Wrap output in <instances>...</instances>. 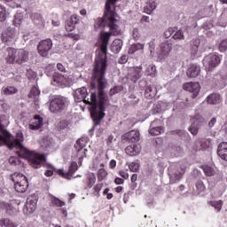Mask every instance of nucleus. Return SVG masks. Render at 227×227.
Segmentation results:
<instances>
[{
    "label": "nucleus",
    "mask_w": 227,
    "mask_h": 227,
    "mask_svg": "<svg viewBox=\"0 0 227 227\" xmlns=\"http://www.w3.org/2000/svg\"><path fill=\"white\" fill-rule=\"evenodd\" d=\"M52 49V40L45 39L41 41L37 45V51L43 58H47L49 52Z\"/></svg>",
    "instance_id": "nucleus-6"
},
{
    "label": "nucleus",
    "mask_w": 227,
    "mask_h": 227,
    "mask_svg": "<svg viewBox=\"0 0 227 227\" xmlns=\"http://www.w3.org/2000/svg\"><path fill=\"white\" fill-rule=\"evenodd\" d=\"M155 66H149L145 70V75H151V77H153V75H155Z\"/></svg>",
    "instance_id": "nucleus-45"
},
{
    "label": "nucleus",
    "mask_w": 227,
    "mask_h": 227,
    "mask_svg": "<svg viewBox=\"0 0 227 227\" xmlns=\"http://www.w3.org/2000/svg\"><path fill=\"white\" fill-rule=\"evenodd\" d=\"M29 187V181H22L21 183H18L14 184V189L16 192L24 193L26 191H27V188Z\"/></svg>",
    "instance_id": "nucleus-22"
},
{
    "label": "nucleus",
    "mask_w": 227,
    "mask_h": 227,
    "mask_svg": "<svg viewBox=\"0 0 227 227\" xmlns=\"http://www.w3.org/2000/svg\"><path fill=\"white\" fill-rule=\"evenodd\" d=\"M144 95L145 98L152 100V98H153L157 95V89L152 86H147L145 89Z\"/></svg>",
    "instance_id": "nucleus-25"
},
{
    "label": "nucleus",
    "mask_w": 227,
    "mask_h": 227,
    "mask_svg": "<svg viewBox=\"0 0 227 227\" xmlns=\"http://www.w3.org/2000/svg\"><path fill=\"white\" fill-rule=\"evenodd\" d=\"M208 203L211 207H213V208H215V210H216V212H221V210H223V205H224V202L221 200H211Z\"/></svg>",
    "instance_id": "nucleus-31"
},
{
    "label": "nucleus",
    "mask_w": 227,
    "mask_h": 227,
    "mask_svg": "<svg viewBox=\"0 0 227 227\" xmlns=\"http://www.w3.org/2000/svg\"><path fill=\"white\" fill-rule=\"evenodd\" d=\"M196 189L199 194H201V192H205L207 187L205 186V184L203 183V181H198L196 183Z\"/></svg>",
    "instance_id": "nucleus-42"
},
{
    "label": "nucleus",
    "mask_w": 227,
    "mask_h": 227,
    "mask_svg": "<svg viewBox=\"0 0 227 227\" xmlns=\"http://www.w3.org/2000/svg\"><path fill=\"white\" fill-rule=\"evenodd\" d=\"M185 174V167H181V170L175 174V178L177 181L182 180V176Z\"/></svg>",
    "instance_id": "nucleus-48"
},
{
    "label": "nucleus",
    "mask_w": 227,
    "mask_h": 227,
    "mask_svg": "<svg viewBox=\"0 0 227 227\" xmlns=\"http://www.w3.org/2000/svg\"><path fill=\"white\" fill-rule=\"evenodd\" d=\"M217 154L223 160H227V142H222L218 145Z\"/></svg>",
    "instance_id": "nucleus-17"
},
{
    "label": "nucleus",
    "mask_w": 227,
    "mask_h": 227,
    "mask_svg": "<svg viewBox=\"0 0 227 227\" xmlns=\"http://www.w3.org/2000/svg\"><path fill=\"white\" fill-rule=\"evenodd\" d=\"M143 50V45L141 43H134L130 46L129 50V54H134L135 52H137V51Z\"/></svg>",
    "instance_id": "nucleus-35"
},
{
    "label": "nucleus",
    "mask_w": 227,
    "mask_h": 227,
    "mask_svg": "<svg viewBox=\"0 0 227 227\" xmlns=\"http://www.w3.org/2000/svg\"><path fill=\"white\" fill-rule=\"evenodd\" d=\"M119 175H121V176L122 178H124L125 180H127V178H129V173H127V172H125V171H123V170H121V171L119 172Z\"/></svg>",
    "instance_id": "nucleus-63"
},
{
    "label": "nucleus",
    "mask_w": 227,
    "mask_h": 227,
    "mask_svg": "<svg viewBox=\"0 0 227 227\" xmlns=\"http://www.w3.org/2000/svg\"><path fill=\"white\" fill-rule=\"evenodd\" d=\"M87 187H89V189H91V187H93V185H95V182H97V176H95L94 173H88L87 174Z\"/></svg>",
    "instance_id": "nucleus-28"
},
{
    "label": "nucleus",
    "mask_w": 227,
    "mask_h": 227,
    "mask_svg": "<svg viewBox=\"0 0 227 227\" xmlns=\"http://www.w3.org/2000/svg\"><path fill=\"white\" fill-rule=\"evenodd\" d=\"M51 203L56 207H65V202L56 197L51 198Z\"/></svg>",
    "instance_id": "nucleus-46"
},
{
    "label": "nucleus",
    "mask_w": 227,
    "mask_h": 227,
    "mask_svg": "<svg viewBox=\"0 0 227 227\" xmlns=\"http://www.w3.org/2000/svg\"><path fill=\"white\" fill-rule=\"evenodd\" d=\"M125 152H126L127 155H130V156L137 155L134 145L127 146L126 149H125Z\"/></svg>",
    "instance_id": "nucleus-49"
},
{
    "label": "nucleus",
    "mask_w": 227,
    "mask_h": 227,
    "mask_svg": "<svg viewBox=\"0 0 227 227\" xmlns=\"http://www.w3.org/2000/svg\"><path fill=\"white\" fill-rule=\"evenodd\" d=\"M120 91H123V86H114L113 89L110 90V97H113V95H116V93H120Z\"/></svg>",
    "instance_id": "nucleus-44"
},
{
    "label": "nucleus",
    "mask_w": 227,
    "mask_h": 227,
    "mask_svg": "<svg viewBox=\"0 0 227 227\" xmlns=\"http://www.w3.org/2000/svg\"><path fill=\"white\" fill-rule=\"evenodd\" d=\"M24 20V14L23 13H16L14 15V20H12L13 26L18 27V26H20L22 24V21Z\"/></svg>",
    "instance_id": "nucleus-32"
},
{
    "label": "nucleus",
    "mask_w": 227,
    "mask_h": 227,
    "mask_svg": "<svg viewBox=\"0 0 227 227\" xmlns=\"http://www.w3.org/2000/svg\"><path fill=\"white\" fill-rule=\"evenodd\" d=\"M66 29L69 32L74 31L75 29V26L70 20H67L66 22Z\"/></svg>",
    "instance_id": "nucleus-56"
},
{
    "label": "nucleus",
    "mask_w": 227,
    "mask_h": 227,
    "mask_svg": "<svg viewBox=\"0 0 227 227\" xmlns=\"http://www.w3.org/2000/svg\"><path fill=\"white\" fill-rule=\"evenodd\" d=\"M69 20H70L74 26H77V24H79V22H80V20H79V16H77V14L72 15Z\"/></svg>",
    "instance_id": "nucleus-57"
},
{
    "label": "nucleus",
    "mask_w": 227,
    "mask_h": 227,
    "mask_svg": "<svg viewBox=\"0 0 227 227\" xmlns=\"http://www.w3.org/2000/svg\"><path fill=\"white\" fill-rule=\"evenodd\" d=\"M127 61H129V57L127 55H122L120 59H119V63L121 65H125V63H127Z\"/></svg>",
    "instance_id": "nucleus-60"
},
{
    "label": "nucleus",
    "mask_w": 227,
    "mask_h": 227,
    "mask_svg": "<svg viewBox=\"0 0 227 227\" xmlns=\"http://www.w3.org/2000/svg\"><path fill=\"white\" fill-rule=\"evenodd\" d=\"M17 157H11L10 159H9V162H10V164H12V166H17Z\"/></svg>",
    "instance_id": "nucleus-62"
},
{
    "label": "nucleus",
    "mask_w": 227,
    "mask_h": 227,
    "mask_svg": "<svg viewBox=\"0 0 227 227\" xmlns=\"http://www.w3.org/2000/svg\"><path fill=\"white\" fill-rule=\"evenodd\" d=\"M68 125H70V122H68V121L62 120L59 122L58 127H59V129H60V130H65V129H67V127H68Z\"/></svg>",
    "instance_id": "nucleus-50"
},
{
    "label": "nucleus",
    "mask_w": 227,
    "mask_h": 227,
    "mask_svg": "<svg viewBox=\"0 0 227 227\" xmlns=\"http://www.w3.org/2000/svg\"><path fill=\"white\" fill-rule=\"evenodd\" d=\"M139 131L131 130L121 136V143H137L139 141Z\"/></svg>",
    "instance_id": "nucleus-10"
},
{
    "label": "nucleus",
    "mask_w": 227,
    "mask_h": 227,
    "mask_svg": "<svg viewBox=\"0 0 227 227\" xmlns=\"http://www.w3.org/2000/svg\"><path fill=\"white\" fill-rule=\"evenodd\" d=\"M142 76H143V73L141 71L137 72V73H135V74L131 77V81L133 82H137V81L139 79H141Z\"/></svg>",
    "instance_id": "nucleus-54"
},
{
    "label": "nucleus",
    "mask_w": 227,
    "mask_h": 227,
    "mask_svg": "<svg viewBox=\"0 0 227 227\" xmlns=\"http://www.w3.org/2000/svg\"><path fill=\"white\" fill-rule=\"evenodd\" d=\"M78 168L79 167L77 166V162L73 161L69 166L67 173H65L63 169H58L57 175H59L62 176V178H67V180H72V176L74 173H75V171H77Z\"/></svg>",
    "instance_id": "nucleus-7"
},
{
    "label": "nucleus",
    "mask_w": 227,
    "mask_h": 227,
    "mask_svg": "<svg viewBox=\"0 0 227 227\" xmlns=\"http://www.w3.org/2000/svg\"><path fill=\"white\" fill-rule=\"evenodd\" d=\"M159 125H160V120L159 119H155L151 123V129H149V134H151V136H160V134L164 132V128Z\"/></svg>",
    "instance_id": "nucleus-11"
},
{
    "label": "nucleus",
    "mask_w": 227,
    "mask_h": 227,
    "mask_svg": "<svg viewBox=\"0 0 227 227\" xmlns=\"http://www.w3.org/2000/svg\"><path fill=\"white\" fill-rule=\"evenodd\" d=\"M28 59H29V52L26 51L25 50L20 49L19 56H18V65L27 63Z\"/></svg>",
    "instance_id": "nucleus-19"
},
{
    "label": "nucleus",
    "mask_w": 227,
    "mask_h": 227,
    "mask_svg": "<svg viewBox=\"0 0 227 227\" xmlns=\"http://www.w3.org/2000/svg\"><path fill=\"white\" fill-rule=\"evenodd\" d=\"M123 47V41L121 39H115L111 44V51L114 54H118L121 48Z\"/></svg>",
    "instance_id": "nucleus-20"
},
{
    "label": "nucleus",
    "mask_w": 227,
    "mask_h": 227,
    "mask_svg": "<svg viewBox=\"0 0 227 227\" xmlns=\"http://www.w3.org/2000/svg\"><path fill=\"white\" fill-rule=\"evenodd\" d=\"M68 98L63 96H55L50 99L49 109L53 114H61V113H65L68 109Z\"/></svg>",
    "instance_id": "nucleus-4"
},
{
    "label": "nucleus",
    "mask_w": 227,
    "mask_h": 227,
    "mask_svg": "<svg viewBox=\"0 0 227 227\" xmlns=\"http://www.w3.org/2000/svg\"><path fill=\"white\" fill-rule=\"evenodd\" d=\"M11 180L13 182L14 185L17 184H21L22 182H27V177L24 176L22 173H14L11 175Z\"/></svg>",
    "instance_id": "nucleus-16"
},
{
    "label": "nucleus",
    "mask_w": 227,
    "mask_h": 227,
    "mask_svg": "<svg viewBox=\"0 0 227 227\" xmlns=\"http://www.w3.org/2000/svg\"><path fill=\"white\" fill-rule=\"evenodd\" d=\"M42 148H51L52 146V138L51 137H43L41 142Z\"/></svg>",
    "instance_id": "nucleus-34"
},
{
    "label": "nucleus",
    "mask_w": 227,
    "mask_h": 227,
    "mask_svg": "<svg viewBox=\"0 0 227 227\" xmlns=\"http://www.w3.org/2000/svg\"><path fill=\"white\" fill-rule=\"evenodd\" d=\"M18 224L15 222H12L9 218L0 219V227H17Z\"/></svg>",
    "instance_id": "nucleus-30"
},
{
    "label": "nucleus",
    "mask_w": 227,
    "mask_h": 227,
    "mask_svg": "<svg viewBox=\"0 0 227 227\" xmlns=\"http://www.w3.org/2000/svg\"><path fill=\"white\" fill-rule=\"evenodd\" d=\"M218 49L220 52H224L227 51V39H223V41H221Z\"/></svg>",
    "instance_id": "nucleus-47"
},
{
    "label": "nucleus",
    "mask_w": 227,
    "mask_h": 227,
    "mask_svg": "<svg viewBox=\"0 0 227 227\" xmlns=\"http://www.w3.org/2000/svg\"><path fill=\"white\" fill-rule=\"evenodd\" d=\"M4 207H5L7 215H13L16 212L15 207L10 203L4 204Z\"/></svg>",
    "instance_id": "nucleus-39"
},
{
    "label": "nucleus",
    "mask_w": 227,
    "mask_h": 227,
    "mask_svg": "<svg viewBox=\"0 0 227 227\" xmlns=\"http://www.w3.org/2000/svg\"><path fill=\"white\" fill-rule=\"evenodd\" d=\"M38 203V199L36 197L30 196L27 199L26 205L23 208L25 214H33L36 210V205Z\"/></svg>",
    "instance_id": "nucleus-9"
},
{
    "label": "nucleus",
    "mask_w": 227,
    "mask_h": 227,
    "mask_svg": "<svg viewBox=\"0 0 227 227\" xmlns=\"http://www.w3.org/2000/svg\"><path fill=\"white\" fill-rule=\"evenodd\" d=\"M129 169L131 171H137V169H139V165L137 163H131L129 165Z\"/></svg>",
    "instance_id": "nucleus-61"
},
{
    "label": "nucleus",
    "mask_w": 227,
    "mask_h": 227,
    "mask_svg": "<svg viewBox=\"0 0 227 227\" xmlns=\"http://www.w3.org/2000/svg\"><path fill=\"white\" fill-rule=\"evenodd\" d=\"M8 17V13H6V8L4 6L0 5V22H4Z\"/></svg>",
    "instance_id": "nucleus-40"
},
{
    "label": "nucleus",
    "mask_w": 227,
    "mask_h": 227,
    "mask_svg": "<svg viewBox=\"0 0 227 227\" xmlns=\"http://www.w3.org/2000/svg\"><path fill=\"white\" fill-rule=\"evenodd\" d=\"M28 98H34L35 105L38 106V97H40V90L36 86H33L30 92L27 95Z\"/></svg>",
    "instance_id": "nucleus-26"
},
{
    "label": "nucleus",
    "mask_w": 227,
    "mask_h": 227,
    "mask_svg": "<svg viewBox=\"0 0 227 227\" xmlns=\"http://www.w3.org/2000/svg\"><path fill=\"white\" fill-rule=\"evenodd\" d=\"M132 36L134 40H138L139 38H141V33L139 32V28L133 29Z\"/></svg>",
    "instance_id": "nucleus-55"
},
{
    "label": "nucleus",
    "mask_w": 227,
    "mask_h": 227,
    "mask_svg": "<svg viewBox=\"0 0 227 227\" xmlns=\"http://www.w3.org/2000/svg\"><path fill=\"white\" fill-rule=\"evenodd\" d=\"M34 120L35 121L29 125V129L31 130H38V129H42L43 126V118H42L40 115H35Z\"/></svg>",
    "instance_id": "nucleus-15"
},
{
    "label": "nucleus",
    "mask_w": 227,
    "mask_h": 227,
    "mask_svg": "<svg viewBox=\"0 0 227 227\" xmlns=\"http://www.w3.org/2000/svg\"><path fill=\"white\" fill-rule=\"evenodd\" d=\"M174 40H184V31L178 30L173 35Z\"/></svg>",
    "instance_id": "nucleus-52"
},
{
    "label": "nucleus",
    "mask_w": 227,
    "mask_h": 227,
    "mask_svg": "<svg viewBox=\"0 0 227 227\" xmlns=\"http://www.w3.org/2000/svg\"><path fill=\"white\" fill-rule=\"evenodd\" d=\"M111 40V34L102 30L99 34L98 47L96 51L92 79L90 82V95L88 98L86 87L77 89L73 93L75 102H84L90 106V117L96 121V125L106 117V106L109 102V97L104 90L107 88V45Z\"/></svg>",
    "instance_id": "nucleus-1"
},
{
    "label": "nucleus",
    "mask_w": 227,
    "mask_h": 227,
    "mask_svg": "<svg viewBox=\"0 0 227 227\" xmlns=\"http://www.w3.org/2000/svg\"><path fill=\"white\" fill-rule=\"evenodd\" d=\"M200 41L198 38L193 39L192 41L190 52L192 58H195L196 55L198 54V51L200 49Z\"/></svg>",
    "instance_id": "nucleus-21"
},
{
    "label": "nucleus",
    "mask_w": 227,
    "mask_h": 227,
    "mask_svg": "<svg viewBox=\"0 0 227 227\" xmlns=\"http://www.w3.org/2000/svg\"><path fill=\"white\" fill-rule=\"evenodd\" d=\"M173 33H175V29H174L173 27H168V28L164 32L165 38H169V37H171V35H173Z\"/></svg>",
    "instance_id": "nucleus-58"
},
{
    "label": "nucleus",
    "mask_w": 227,
    "mask_h": 227,
    "mask_svg": "<svg viewBox=\"0 0 227 227\" xmlns=\"http://www.w3.org/2000/svg\"><path fill=\"white\" fill-rule=\"evenodd\" d=\"M155 8H157V4L153 1H149L148 3H146L145 6L144 7V12L145 13H147L148 15H150V13H152V12L155 10Z\"/></svg>",
    "instance_id": "nucleus-29"
},
{
    "label": "nucleus",
    "mask_w": 227,
    "mask_h": 227,
    "mask_svg": "<svg viewBox=\"0 0 227 227\" xmlns=\"http://www.w3.org/2000/svg\"><path fill=\"white\" fill-rule=\"evenodd\" d=\"M53 81L54 82H57V84H63L67 81V77L65 75L59 74V73H54L53 74Z\"/></svg>",
    "instance_id": "nucleus-33"
},
{
    "label": "nucleus",
    "mask_w": 227,
    "mask_h": 227,
    "mask_svg": "<svg viewBox=\"0 0 227 227\" xmlns=\"http://www.w3.org/2000/svg\"><path fill=\"white\" fill-rule=\"evenodd\" d=\"M169 134H170L171 136L177 135V136H179V137H182V136H185V134H187V133L185 132V130L175 129V130H171V131L169 132Z\"/></svg>",
    "instance_id": "nucleus-51"
},
{
    "label": "nucleus",
    "mask_w": 227,
    "mask_h": 227,
    "mask_svg": "<svg viewBox=\"0 0 227 227\" xmlns=\"http://www.w3.org/2000/svg\"><path fill=\"white\" fill-rule=\"evenodd\" d=\"M202 169H203L206 176H214L215 171L212 167L204 165V166H202Z\"/></svg>",
    "instance_id": "nucleus-38"
},
{
    "label": "nucleus",
    "mask_w": 227,
    "mask_h": 227,
    "mask_svg": "<svg viewBox=\"0 0 227 227\" xmlns=\"http://www.w3.org/2000/svg\"><path fill=\"white\" fill-rule=\"evenodd\" d=\"M116 3H118V0H106L104 16L95 20V31H98L100 27H109L110 32L108 33L110 34V36L111 35H114V36L121 35V28L116 25V22H118V20H116L118 13H116V11H114L116 10V6H114Z\"/></svg>",
    "instance_id": "nucleus-3"
},
{
    "label": "nucleus",
    "mask_w": 227,
    "mask_h": 227,
    "mask_svg": "<svg viewBox=\"0 0 227 227\" xmlns=\"http://www.w3.org/2000/svg\"><path fill=\"white\" fill-rule=\"evenodd\" d=\"M202 63L207 72H212L214 68L221 64V57L215 53H209L204 58Z\"/></svg>",
    "instance_id": "nucleus-5"
},
{
    "label": "nucleus",
    "mask_w": 227,
    "mask_h": 227,
    "mask_svg": "<svg viewBox=\"0 0 227 227\" xmlns=\"http://www.w3.org/2000/svg\"><path fill=\"white\" fill-rule=\"evenodd\" d=\"M123 182H125V180L120 178V177H116L114 179V183L117 184V185H121L123 184Z\"/></svg>",
    "instance_id": "nucleus-64"
},
{
    "label": "nucleus",
    "mask_w": 227,
    "mask_h": 227,
    "mask_svg": "<svg viewBox=\"0 0 227 227\" xmlns=\"http://www.w3.org/2000/svg\"><path fill=\"white\" fill-rule=\"evenodd\" d=\"M200 147L197 150H208L212 146V139L210 138H201L199 140Z\"/></svg>",
    "instance_id": "nucleus-24"
},
{
    "label": "nucleus",
    "mask_w": 227,
    "mask_h": 227,
    "mask_svg": "<svg viewBox=\"0 0 227 227\" xmlns=\"http://www.w3.org/2000/svg\"><path fill=\"white\" fill-rule=\"evenodd\" d=\"M171 49H173V47L171 46V44L168 42L162 43L160 44V54L161 56H168L169 54V52H171Z\"/></svg>",
    "instance_id": "nucleus-27"
},
{
    "label": "nucleus",
    "mask_w": 227,
    "mask_h": 227,
    "mask_svg": "<svg viewBox=\"0 0 227 227\" xmlns=\"http://www.w3.org/2000/svg\"><path fill=\"white\" fill-rule=\"evenodd\" d=\"M19 50L20 49H15L12 47L7 48L8 55L5 58L6 63H9L10 65H15V64L18 65Z\"/></svg>",
    "instance_id": "nucleus-8"
},
{
    "label": "nucleus",
    "mask_w": 227,
    "mask_h": 227,
    "mask_svg": "<svg viewBox=\"0 0 227 227\" xmlns=\"http://www.w3.org/2000/svg\"><path fill=\"white\" fill-rule=\"evenodd\" d=\"M30 19L35 26H43V17L38 12H32Z\"/></svg>",
    "instance_id": "nucleus-23"
},
{
    "label": "nucleus",
    "mask_w": 227,
    "mask_h": 227,
    "mask_svg": "<svg viewBox=\"0 0 227 227\" xmlns=\"http://www.w3.org/2000/svg\"><path fill=\"white\" fill-rule=\"evenodd\" d=\"M192 121L196 125H200V123H205V118L200 114H196L192 117Z\"/></svg>",
    "instance_id": "nucleus-41"
},
{
    "label": "nucleus",
    "mask_w": 227,
    "mask_h": 227,
    "mask_svg": "<svg viewBox=\"0 0 227 227\" xmlns=\"http://www.w3.org/2000/svg\"><path fill=\"white\" fill-rule=\"evenodd\" d=\"M106 176H107V171H106L104 168H100L98 171V182H102V180H104V178H106Z\"/></svg>",
    "instance_id": "nucleus-43"
},
{
    "label": "nucleus",
    "mask_w": 227,
    "mask_h": 227,
    "mask_svg": "<svg viewBox=\"0 0 227 227\" xmlns=\"http://www.w3.org/2000/svg\"><path fill=\"white\" fill-rule=\"evenodd\" d=\"M135 148V153L137 155V153H141V150H143V146L140 144H134L133 145Z\"/></svg>",
    "instance_id": "nucleus-59"
},
{
    "label": "nucleus",
    "mask_w": 227,
    "mask_h": 227,
    "mask_svg": "<svg viewBox=\"0 0 227 227\" xmlns=\"http://www.w3.org/2000/svg\"><path fill=\"white\" fill-rule=\"evenodd\" d=\"M189 132L192 134V136H198V132L200 130V125L192 122V125L188 129Z\"/></svg>",
    "instance_id": "nucleus-37"
},
{
    "label": "nucleus",
    "mask_w": 227,
    "mask_h": 227,
    "mask_svg": "<svg viewBox=\"0 0 227 227\" xmlns=\"http://www.w3.org/2000/svg\"><path fill=\"white\" fill-rule=\"evenodd\" d=\"M17 91H19V90H17V88H15V87H12V86H8V87L4 88L3 90L4 95H15V93H17Z\"/></svg>",
    "instance_id": "nucleus-36"
},
{
    "label": "nucleus",
    "mask_w": 227,
    "mask_h": 227,
    "mask_svg": "<svg viewBox=\"0 0 227 227\" xmlns=\"http://www.w3.org/2000/svg\"><path fill=\"white\" fill-rule=\"evenodd\" d=\"M2 132L5 137L0 135V139L4 141V145H6L10 150L19 148L20 151L16 152L18 157L20 159H27L30 166L35 168V169L42 168V164H43V161L45 160V155L31 152L26 148L24 145H22V142L24 141V135L22 133H17L16 138L12 140L10 139L12 134H10L8 130L3 129Z\"/></svg>",
    "instance_id": "nucleus-2"
},
{
    "label": "nucleus",
    "mask_w": 227,
    "mask_h": 227,
    "mask_svg": "<svg viewBox=\"0 0 227 227\" xmlns=\"http://www.w3.org/2000/svg\"><path fill=\"white\" fill-rule=\"evenodd\" d=\"M13 38H15V30L11 27H8L6 31L3 32L1 35V40L5 43H12Z\"/></svg>",
    "instance_id": "nucleus-13"
},
{
    "label": "nucleus",
    "mask_w": 227,
    "mask_h": 227,
    "mask_svg": "<svg viewBox=\"0 0 227 227\" xmlns=\"http://www.w3.org/2000/svg\"><path fill=\"white\" fill-rule=\"evenodd\" d=\"M49 168L51 170H46V172H45L46 176H52V175H54L53 171H55V173H58V169L56 168H54L52 165H49Z\"/></svg>",
    "instance_id": "nucleus-53"
},
{
    "label": "nucleus",
    "mask_w": 227,
    "mask_h": 227,
    "mask_svg": "<svg viewBox=\"0 0 227 227\" xmlns=\"http://www.w3.org/2000/svg\"><path fill=\"white\" fill-rule=\"evenodd\" d=\"M184 90L186 91H189L190 93H192V98H195V97H198L200 95V83L198 82H188L184 84Z\"/></svg>",
    "instance_id": "nucleus-12"
},
{
    "label": "nucleus",
    "mask_w": 227,
    "mask_h": 227,
    "mask_svg": "<svg viewBox=\"0 0 227 227\" xmlns=\"http://www.w3.org/2000/svg\"><path fill=\"white\" fill-rule=\"evenodd\" d=\"M207 102L211 106H215L217 104H221V102H223V99H221V95L217 93H213L207 98Z\"/></svg>",
    "instance_id": "nucleus-18"
},
{
    "label": "nucleus",
    "mask_w": 227,
    "mask_h": 227,
    "mask_svg": "<svg viewBox=\"0 0 227 227\" xmlns=\"http://www.w3.org/2000/svg\"><path fill=\"white\" fill-rule=\"evenodd\" d=\"M200 72L201 68L200 67V66L192 64L188 68L186 74L188 75V77L196 78L198 77V75H200Z\"/></svg>",
    "instance_id": "nucleus-14"
}]
</instances>
